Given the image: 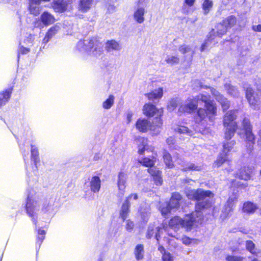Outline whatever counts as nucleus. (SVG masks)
Here are the masks:
<instances>
[{
	"label": "nucleus",
	"instance_id": "38",
	"mask_svg": "<svg viewBox=\"0 0 261 261\" xmlns=\"http://www.w3.org/2000/svg\"><path fill=\"white\" fill-rule=\"evenodd\" d=\"M226 142L223 143V152L225 153V155L227 154L233 148L236 142L234 141H227L229 140H226Z\"/></svg>",
	"mask_w": 261,
	"mask_h": 261
},
{
	"label": "nucleus",
	"instance_id": "8",
	"mask_svg": "<svg viewBox=\"0 0 261 261\" xmlns=\"http://www.w3.org/2000/svg\"><path fill=\"white\" fill-rule=\"evenodd\" d=\"M143 114L148 117H153L155 115L161 116L163 114L162 109H158L153 105L148 103L144 105L143 108Z\"/></svg>",
	"mask_w": 261,
	"mask_h": 261
},
{
	"label": "nucleus",
	"instance_id": "46",
	"mask_svg": "<svg viewBox=\"0 0 261 261\" xmlns=\"http://www.w3.org/2000/svg\"><path fill=\"white\" fill-rule=\"evenodd\" d=\"M178 50L182 54H185L191 52L192 55L195 53L190 45L184 44L180 45L178 48Z\"/></svg>",
	"mask_w": 261,
	"mask_h": 261
},
{
	"label": "nucleus",
	"instance_id": "48",
	"mask_svg": "<svg viewBox=\"0 0 261 261\" xmlns=\"http://www.w3.org/2000/svg\"><path fill=\"white\" fill-rule=\"evenodd\" d=\"M213 6V3L212 1L208 0H205L203 4V9L205 14H207Z\"/></svg>",
	"mask_w": 261,
	"mask_h": 261
},
{
	"label": "nucleus",
	"instance_id": "10",
	"mask_svg": "<svg viewBox=\"0 0 261 261\" xmlns=\"http://www.w3.org/2000/svg\"><path fill=\"white\" fill-rule=\"evenodd\" d=\"M246 95L248 101L251 107L254 109H257L260 104L258 95L255 94L254 91L251 88H247Z\"/></svg>",
	"mask_w": 261,
	"mask_h": 261
},
{
	"label": "nucleus",
	"instance_id": "41",
	"mask_svg": "<svg viewBox=\"0 0 261 261\" xmlns=\"http://www.w3.org/2000/svg\"><path fill=\"white\" fill-rule=\"evenodd\" d=\"M225 88L227 91V93L233 97H237L239 96V92L237 88L230 84H226L225 85Z\"/></svg>",
	"mask_w": 261,
	"mask_h": 261
},
{
	"label": "nucleus",
	"instance_id": "61",
	"mask_svg": "<svg viewBox=\"0 0 261 261\" xmlns=\"http://www.w3.org/2000/svg\"><path fill=\"white\" fill-rule=\"evenodd\" d=\"M133 114L132 112H128L126 114V120L127 123H129L132 119Z\"/></svg>",
	"mask_w": 261,
	"mask_h": 261
},
{
	"label": "nucleus",
	"instance_id": "27",
	"mask_svg": "<svg viewBox=\"0 0 261 261\" xmlns=\"http://www.w3.org/2000/svg\"><path fill=\"white\" fill-rule=\"evenodd\" d=\"M172 128L174 132L178 133L180 134H186L188 136H192L193 135L192 132L185 126L179 125V124H173Z\"/></svg>",
	"mask_w": 261,
	"mask_h": 261
},
{
	"label": "nucleus",
	"instance_id": "51",
	"mask_svg": "<svg viewBox=\"0 0 261 261\" xmlns=\"http://www.w3.org/2000/svg\"><path fill=\"white\" fill-rule=\"evenodd\" d=\"M244 257L240 256L227 255L225 257L226 261H243Z\"/></svg>",
	"mask_w": 261,
	"mask_h": 261
},
{
	"label": "nucleus",
	"instance_id": "30",
	"mask_svg": "<svg viewBox=\"0 0 261 261\" xmlns=\"http://www.w3.org/2000/svg\"><path fill=\"white\" fill-rule=\"evenodd\" d=\"M246 247L248 251L257 257H259L261 254V252L255 248V244L252 241H247L246 242Z\"/></svg>",
	"mask_w": 261,
	"mask_h": 261
},
{
	"label": "nucleus",
	"instance_id": "56",
	"mask_svg": "<svg viewBox=\"0 0 261 261\" xmlns=\"http://www.w3.org/2000/svg\"><path fill=\"white\" fill-rule=\"evenodd\" d=\"M33 36L31 34H29L27 39L24 40V43L27 44H32L33 43Z\"/></svg>",
	"mask_w": 261,
	"mask_h": 261
},
{
	"label": "nucleus",
	"instance_id": "57",
	"mask_svg": "<svg viewBox=\"0 0 261 261\" xmlns=\"http://www.w3.org/2000/svg\"><path fill=\"white\" fill-rule=\"evenodd\" d=\"M134 227V223L130 221L129 220H128L126 221V229L128 231H130L133 229Z\"/></svg>",
	"mask_w": 261,
	"mask_h": 261
},
{
	"label": "nucleus",
	"instance_id": "59",
	"mask_svg": "<svg viewBox=\"0 0 261 261\" xmlns=\"http://www.w3.org/2000/svg\"><path fill=\"white\" fill-rule=\"evenodd\" d=\"M252 30L255 32H261V24L258 25H253Z\"/></svg>",
	"mask_w": 261,
	"mask_h": 261
},
{
	"label": "nucleus",
	"instance_id": "28",
	"mask_svg": "<svg viewBox=\"0 0 261 261\" xmlns=\"http://www.w3.org/2000/svg\"><path fill=\"white\" fill-rule=\"evenodd\" d=\"M163 95V90L162 88H159L146 94V96L149 100L158 99L162 98Z\"/></svg>",
	"mask_w": 261,
	"mask_h": 261
},
{
	"label": "nucleus",
	"instance_id": "42",
	"mask_svg": "<svg viewBox=\"0 0 261 261\" xmlns=\"http://www.w3.org/2000/svg\"><path fill=\"white\" fill-rule=\"evenodd\" d=\"M93 0H81L80 7L82 11H87L92 6Z\"/></svg>",
	"mask_w": 261,
	"mask_h": 261
},
{
	"label": "nucleus",
	"instance_id": "19",
	"mask_svg": "<svg viewBox=\"0 0 261 261\" xmlns=\"http://www.w3.org/2000/svg\"><path fill=\"white\" fill-rule=\"evenodd\" d=\"M215 39V32L214 30L211 31L208 36L207 38L205 40L204 43L201 45L200 47V51H204L208 47H209L212 43L215 44L217 41Z\"/></svg>",
	"mask_w": 261,
	"mask_h": 261
},
{
	"label": "nucleus",
	"instance_id": "34",
	"mask_svg": "<svg viewBox=\"0 0 261 261\" xmlns=\"http://www.w3.org/2000/svg\"><path fill=\"white\" fill-rule=\"evenodd\" d=\"M144 247L143 245H137L135 249L134 254L137 260H141L144 256Z\"/></svg>",
	"mask_w": 261,
	"mask_h": 261
},
{
	"label": "nucleus",
	"instance_id": "33",
	"mask_svg": "<svg viewBox=\"0 0 261 261\" xmlns=\"http://www.w3.org/2000/svg\"><path fill=\"white\" fill-rule=\"evenodd\" d=\"M164 61L168 64L173 65L179 63V58L177 56L166 55L164 57Z\"/></svg>",
	"mask_w": 261,
	"mask_h": 261
},
{
	"label": "nucleus",
	"instance_id": "58",
	"mask_svg": "<svg viewBox=\"0 0 261 261\" xmlns=\"http://www.w3.org/2000/svg\"><path fill=\"white\" fill-rule=\"evenodd\" d=\"M30 50L29 48L21 46L19 49V54L21 53V54H27L30 51Z\"/></svg>",
	"mask_w": 261,
	"mask_h": 261
},
{
	"label": "nucleus",
	"instance_id": "3",
	"mask_svg": "<svg viewBox=\"0 0 261 261\" xmlns=\"http://www.w3.org/2000/svg\"><path fill=\"white\" fill-rule=\"evenodd\" d=\"M76 47L80 51L86 52L89 55L99 57L103 53L102 45L96 38H91L78 42Z\"/></svg>",
	"mask_w": 261,
	"mask_h": 261
},
{
	"label": "nucleus",
	"instance_id": "23",
	"mask_svg": "<svg viewBox=\"0 0 261 261\" xmlns=\"http://www.w3.org/2000/svg\"><path fill=\"white\" fill-rule=\"evenodd\" d=\"M101 187V180L97 176L92 177L90 180V187L91 190L94 193L98 192Z\"/></svg>",
	"mask_w": 261,
	"mask_h": 261
},
{
	"label": "nucleus",
	"instance_id": "62",
	"mask_svg": "<svg viewBox=\"0 0 261 261\" xmlns=\"http://www.w3.org/2000/svg\"><path fill=\"white\" fill-rule=\"evenodd\" d=\"M195 2V0H185V4L186 5L191 7L194 5Z\"/></svg>",
	"mask_w": 261,
	"mask_h": 261
},
{
	"label": "nucleus",
	"instance_id": "13",
	"mask_svg": "<svg viewBox=\"0 0 261 261\" xmlns=\"http://www.w3.org/2000/svg\"><path fill=\"white\" fill-rule=\"evenodd\" d=\"M243 129L245 131L247 141L253 142L254 140V136L252 133V127L248 119L245 118L242 122Z\"/></svg>",
	"mask_w": 261,
	"mask_h": 261
},
{
	"label": "nucleus",
	"instance_id": "37",
	"mask_svg": "<svg viewBox=\"0 0 261 261\" xmlns=\"http://www.w3.org/2000/svg\"><path fill=\"white\" fill-rule=\"evenodd\" d=\"M181 169L184 171L188 170H197L199 171L201 169V166L195 165L193 163H188L187 164L184 163L181 166Z\"/></svg>",
	"mask_w": 261,
	"mask_h": 261
},
{
	"label": "nucleus",
	"instance_id": "21",
	"mask_svg": "<svg viewBox=\"0 0 261 261\" xmlns=\"http://www.w3.org/2000/svg\"><path fill=\"white\" fill-rule=\"evenodd\" d=\"M148 172L153 176L154 182L158 186L162 184L163 180L161 177V172L155 167L148 169Z\"/></svg>",
	"mask_w": 261,
	"mask_h": 261
},
{
	"label": "nucleus",
	"instance_id": "5",
	"mask_svg": "<svg viewBox=\"0 0 261 261\" xmlns=\"http://www.w3.org/2000/svg\"><path fill=\"white\" fill-rule=\"evenodd\" d=\"M236 113L237 111L235 110L229 111L224 115L223 125L225 128V139L230 140L237 128V124L234 121L237 117Z\"/></svg>",
	"mask_w": 261,
	"mask_h": 261
},
{
	"label": "nucleus",
	"instance_id": "26",
	"mask_svg": "<svg viewBox=\"0 0 261 261\" xmlns=\"http://www.w3.org/2000/svg\"><path fill=\"white\" fill-rule=\"evenodd\" d=\"M145 9L143 8H138L134 13V19L139 23H142L144 21Z\"/></svg>",
	"mask_w": 261,
	"mask_h": 261
},
{
	"label": "nucleus",
	"instance_id": "49",
	"mask_svg": "<svg viewBox=\"0 0 261 261\" xmlns=\"http://www.w3.org/2000/svg\"><path fill=\"white\" fill-rule=\"evenodd\" d=\"M160 210L163 215H165L168 213L173 211V210H171L170 206H169L168 203L162 204L160 207Z\"/></svg>",
	"mask_w": 261,
	"mask_h": 261
},
{
	"label": "nucleus",
	"instance_id": "64",
	"mask_svg": "<svg viewBox=\"0 0 261 261\" xmlns=\"http://www.w3.org/2000/svg\"><path fill=\"white\" fill-rule=\"evenodd\" d=\"M167 233H168V236H171V237H174V238H176V239H178V238L176 237V235H175V234H173V233H172L169 232V231L168 230H167Z\"/></svg>",
	"mask_w": 261,
	"mask_h": 261
},
{
	"label": "nucleus",
	"instance_id": "63",
	"mask_svg": "<svg viewBox=\"0 0 261 261\" xmlns=\"http://www.w3.org/2000/svg\"><path fill=\"white\" fill-rule=\"evenodd\" d=\"M158 250L162 254V255L167 252L165 248L162 246H159Z\"/></svg>",
	"mask_w": 261,
	"mask_h": 261
},
{
	"label": "nucleus",
	"instance_id": "14",
	"mask_svg": "<svg viewBox=\"0 0 261 261\" xmlns=\"http://www.w3.org/2000/svg\"><path fill=\"white\" fill-rule=\"evenodd\" d=\"M210 89L212 95L221 103L223 111L227 110L229 107V101L213 88H210Z\"/></svg>",
	"mask_w": 261,
	"mask_h": 261
},
{
	"label": "nucleus",
	"instance_id": "11",
	"mask_svg": "<svg viewBox=\"0 0 261 261\" xmlns=\"http://www.w3.org/2000/svg\"><path fill=\"white\" fill-rule=\"evenodd\" d=\"M136 129L141 133H146L149 130L150 122L146 118H139L135 124Z\"/></svg>",
	"mask_w": 261,
	"mask_h": 261
},
{
	"label": "nucleus",
	"instance_id": "18",
	"mask_svg": "<svg viewBox=\"0 0 261 261\" xmlns=\"http://www.w3.org/2000/svg\"><path fill=\"white\" fill-rule=\"evenodd\" d=\"M181 200V196L178 193H174L172 194L169 203V206L173 211H176L180 205V202Z\"/></svg>",
	"mask_w": 261,
	"mask_h": 261
},
{
	"label": "nucleus",
	"instance_id": "35",
	"mask_svg": "<svg viewBox=\"0 0 261 261\" xmlns=\"http://www.w3.org/2000/svg\"><path fill=\"white\" fill-rule=\"evenodd\" d=\"M106 47L108 51H111L113 50H119L121 48L119 43L114 40L108 41Z\"/></svg>",
	"mask_w": 261,
	"mask_h": 261
},
{
	"label": "nucleus",
	"instance_id": "6",
	"mask_svg": "<svg viewBox=\"0 0 261 261\" xmlns=\"http://www.w3.org/2000/svg\"><path fill=\"white\" fill-rule=\"evenodd\" d=\"M236 23V18L232 16H229L217 25V31L215 32V38H221L226 34L228 29L231 28Z\"/></svg>",
	"mask_w": 261,
	"mask_h": 261
},
{
	"label": "nucleus",
	"instance_id": "52",
	"mask_svg": "<svg viewBox=\"0 0 261 261\" xmlns=\"http://www.w3.org/2000/svg\"><path fill=\"white\" fill-rule=\"evenodd\" d=\"M163 261H173L174 257L169 252H166L162 256Z\"/></svg>",
	"mask_w": 261,
	"mask_h": 261
},
{
	"label": "nucleus",
	"instance_id": "36",
	"mask_svg": "<svg viewBox=\"0 0 261 261\" xmlns=\"http://www.w3.org/2000/svg\"><path fill=\"white\" fill-rule=\"evenodd\" d=\"M160 228L159 227H156L155 230H154V228L153 226H149L148 227L147 233H146V237L148 238H151L153 234L155 233V237L156 239V240L158 241L159 238L160 237Z\"/></svg>",
	"mask_w": 261,
	"mask_h": 261
},
{
	"label": "nucleus",
	"instance_id": "1",
	"mask_svg": "<svg viewBox=\"0 0 261 261\" xmlns=\"http://www.w3.org/2000/svg\"><path fill=\"white\" fill-rule=\"evenodd\" d=\"M186 194L190 199L197 200L198 202L196 204V211L190 214H188L182 219L178 216L172 218L169 223V227L177 230L180 226L190 230L194 222H199L201 219L202 214L200 210L208 208L212 205L210 199L214 196L210 191H204L202 189L187 190Z\"/></svg>",
	"mask_w": 261,
	"mask_h": 261
},
{
	"label": "nucleus",
	"instance_id": "4",
	"mask_svg": "<svg viewBox=\"0 0 261 261\" xmlns=\"http://www.w3.org/2000/svg\"><path fill=\"white\" fill-rule=\"evenodd\" d=\"M42 196L38 193L30 192L28 196L25 209L28 214L33 217L34 224H36V220L34 216L39 213H42Z\"/></svg>",
	"mask_w": 261,
	"mask_h": 261
},
{
	"label": "nucleus",
	"instance_id": "31",
	"mask_svg": "<svg viewBox=\"0 0 261 261\" xmlns=\"http://www.w3.org/2000/svg\"><path fill=\"white\" fill-rule=\"evenodd\" d=\"M11 94L10 89L6 90L0 93V107L5 105L9 100Z\"/></svg>",
	"mask_w": 261,
	"mask_h": 261
},
{
	"label": "nucleus",
	"instance_id": "44",
	"mask_svg": "<svg viewBox=\"0 0 261 261\" xmlns=\"http://www.w3.org/2000/svg\"><path fill=\"white\" fill-rule=\"evenodd\" d=\"M31 151L32 160L34 162L35 164L36 165V164L39 162L38 149L35 146L32 145Z\"/></svg>",
	"mask_w": 261,
	"mask_h": 261
},
{
	"label": "nucleus",
	"instance_id": "20",
	"mask_svg": "<svg viewBox=\"0 0 261 261\" xmlns=\"http://www.w3.org/2000/svg\"><path fill=\"white\" fill-rule=\"evenodd\" d=\"M40 20L44 25L53 24L56 21L54 15L48 12H44L40 16Z\"/></svg>",
	"mask_w": 261,
	"mask_h": 261
},
{
	"label": "nucleus",
	"instance_id": "22",
	"mask_svg": "<svg viewBox=\"0 0 261 261\" xmlns=\"http://www.w3.org/2000/svg\"><path fill=\"white\" fill-rule=\"evenodd\" d=\"M60 27L58 24H55L51 27L46 33L45 36L43 39V43L46 44L49 40L54 36L60 30Z\"/></svg>",
	"mask_w": 261,
	"mask_h": 261
},
{
	"label": "nucleus",
	"instance_id": "60",
	"mask_svg": "<svg viewBox=\"0 0 261 261\" xmlns=\"http://www.w3.org/2000/svg\"><path fill=\"white\" fill-rule=\"evenodd\" d=\"M174 142L175 139L174 138L172 137L168 138L166 140V143L170 146H171L172 145H173L174 144Z\"/></svg>",
	"mask_w": 261,
	"mask_h": 261
},
{
	"label": "nucleus",
	"instance_id": "16",
	"mask_svg": "<svg viewBox=\"0 0 261 261\" xmlns=\"http://www.w3.org/2000/svg\"><path fill=\"white\" fill-rule=\"evenodd\" d=\"M237 200V198L236 196L229 198L222 210V214L221 217L223 219L226 218L232 211L233 203Z\"/></svg>",
	"mask_w": 261,
	"mask_h": 261
},
{
	"label": "nucleus",
	"instance_id": "17",
	"mask_svg": "<svg viewBox=\"0 0 261 261\" xmlns=\"http://www.w3.org/2000/svg\"><path fill=\"white\" fill-rule=\"evenodd\" d=\"M52 7L56 12H63L68 9L69 4L65 1L57 0L53 3Z\"/></svg>",
	"mask_w": 261,
	"mask_h": 261
},
{
	"label": "nucleus",
	"instance_id": "43",
	"mask_svg": "<svg viewBox=\"0 0 261 261\" xmlns=\"http://www.w3.org/2000/svg\"><path fill=\"white\" fill-rule=\"evenodd\" d=\"M180 103V100L178 98L171 99L167 106V108L169 111H173L176 107Z\"/></svg>",
	"mask_w": 261,
	"mask_h": 261
},
{
	"label": "nucleus",
	"instance_id": "15",
	"mask_svg": "<svg viewBox=\"0 0 261 261\" xmlns=\"http://www.w3.org/2000/svg\"><path fill=\"white\" fill-rule=\"evenodd\" d=\"M253 171V168L252 167L244 166L237 173V177L242 180H248L250 179Z\"/></svg>",
	"mask_w": 261,
	"mask_h": 261
},
{
	"label": "nucleus",
	"instance_id": "45",
	"mask_svg": "<svg viewBox=\"0 0 261 261\" xmlns=\"http://www.w3.org/2000/svg\"><path fill=\"white\" fill-rule=\"evenodd\" d=\"M114 96L112 95L109 96V98L102 103V107L105 109H109L113 105L114 102Z\"/></svg>",
	"mask_w": 261,
	"mask_h": 261
},
{
	"label": "nucleus",
	"instance_id": "29",
	"mask_svg": "<svg viewBox=\"0 0 261 261\" xmlns=\"http://www.w3.org/2000/svg\"><path fill=\"white\" fill-rule=\"evenodd\" d=\"M30 12L31 14L35 16H37L40 13L41 8L39 6L40 3L34 2L32 0H30Z\"/></svg>",
	"mask_w": 261,
	"mask_h": 261
},
{
	"label": "nucleus",
	"instance_id": "2",
	"mask_svg": "<svg viewBox=\"0 0 261 261\" xmlns=\"http://www.w3.org/2000/svg\"><path fill=\"white\" fill-rule=\"evenodd\" d=\"M204 103L205 107L208 114L216 115V107L210 99V96L200 94L194 98H188L186 103L181 105L179 108V112L191 113L197 109V105L201 103Z\"/></svg>",
	"mask_w": 261,
	"mask_h": 261
},
{
	"label": "nucleus",
	"instance_id": "55",
	"mask_svg": "<svg viewBox=\"0 0 261 261\" xmlns=\"http://www.w3.org/2000/svg\"><path fill=\"white\" fill-rule=\"evenodd\" d=\"M140 213L141 215V218L143 219V220L146 221L148 220L150 214L149 211L148 210L145 212L141 211Z\"/></svg>",
	"mask_w": 261,
	"mask_h": 261
},
{
	"label": "nucleus",
	"instance_id": "32",
	"mask_svg": "<svg viewBox=\"0 0 261 261\" xmlns=\"http://www.w3.org/2000/svg\"><path fill=\"white\" fill-rule=\"evenodd\" d=\"M258 208L257 205L251 202H247L244 203L243 210L244 212L251 214L254 213Z\"/></svg>",
	"mask_w": 261,
	"mask_h": 261
},
{
	"label": "nucleus",
	"instance_id": "40",
	"mask_svg": "<svg viewBox=\"0 0 261 261\" xmlns=\"http://www.w3.org/2000/svg\"><path fill=\"white\" fill-rule=\"evenodd\" d=\"M163 159L164 163L167 167L170 168L173 167L174 165L171 155L165 151L163 153Z\"/></svg>",
	"mask_w": 261,
	"mask_h": 261
},
{
	"label": "nucleus",
	"instance_id": "9",
	"mask_svg": "<svg viewBox=\"0 0 261 261\" xmlns=\"http://www.w3.org/2000/svg\"><path fill=\"white\" fill-rule=\"evenodd\" d=\"M127 174L123 172H120L118 176L117 187L118 188V196L122 198L125 192Z\"/></svg>",
	"mask_w": 261,
	"mask_h": 261
},
{
	"label": "nucleus",
	"instance_id": "39",
	"mask_svg": "<svg viewBox=\"0 0 261 261\" xmlns=\"http://www.w3.org/2000/svg\"><path fill=\"white\" fill-rule=\"evenodd\" d=\"M227 154L223 152L220 154L217 160L215 162L214 166L216 167H219L221 166L225 162L227 161Z\"/></svg>",
	"mask_w": 261,
	"mask_h": 261
},
{
	"label": "nucleus",
	"instance_id": "12",
	"mask_svg": "<svg viewBox=\"0 0 261 261\" xmlns=\"http://www.w3.org/2000/svg\"><path fill=\"white\" fill-rule=\"evenodd\" d=\"M54 201L53 199H42L41 212L43 213L52 215L54 212Z\"/></svg>",
	"mask_w": 261,
	"mask_h": 261
},
{
	"label": "nucleus",
	"instance_id": "24",
	"mask_svg": "<svg viewBox=\"0 0 261 261\" xmlns=\"http://www.w3.org/2000/svg\"><path fill=\"white\" fill-rule=\"evenodd\" d=\"M137 143L138 145V152L142 154L145 150L148 149V140L147 138L140 137L137 139Z\"/></svg>",
	"mask_w": 261,
	"mask_h": 261
},
{
	"label": "nucleus",
	"instance_id": "7",
	"mask_svg": "<svg viewBox=\"0 0 261 261\" xmlns=\"http://www.w3.org/2000/svg\"><path fill=\"white\" fill-rule=\"evenodd\" d=\"M138 198L137 194H132L127 197L123 202L120 211V217L124 221L127 217L129 213V207L131 204L132 200H136Z\"/></svg>",
	"mask_w": 261,
	"mask_h": 261
},
{
	"label": "nucleus",
	"instance_id": "47",
	"mask_svg": "<svg viewBox=\"0 0 261 261\" xmlns=\"http://www.w3.org/2000/svg\"><path fill=\"white\" fill-rule=\"evenodd\" d=\"M155 161L153 159L145 158L140 160L139 162L143 166L151 167L155 163Z\"/></svg>",
	"mask_w": 261,
	"mask_h": 261
},
{
	"label": "nucleus",
	"instance_id": "25",
	"mask_svg": "<svg viewBox=\"0 0 261 261\" xmlns=\"http://www.w3.org/2000/svg\"><path fill=\"white\" fill-rule=\"evenodd\" d=\"M155 121V123L154 122H153L152 123H150V127L149 128V130L154 135H156L160 133V128L163 124L162 120L159 118L156 117Z\"/></svg>",
	"mask_w": 261,
	"mask_h": 261
},
{
	"label": "nucleus",
	"instance_id": "50",
	"mask_svg": "<svg viewBox=\"0 0 261 261\" xmlns=\"http://www.w3.org/2000/svg\"><path fill=\"white\" fill-rule=\"evenodd\" d=\"M207 115V113L206 112V111L203 109H199L197 111V117L196 121H200L202 120H203L206 116Z\"/></svg>",
	"mask_w": 261,
	"mask_h": 261
},
{
	"label": "nucleus",
	"instance_id": "53",
	"mask_svg": "<svg viewBox=\"0 0 261 261\" xmlns=\"http://www.w3.org/2000/svg\"><path fill=\"white\" fill-rule=\"evenodd\" d=\"M45 232L44 230L39 229L38 230V237L37 238V243L40 245L44 239Z\"/></svg>",
	"mask_w": 261,
	"mask_h": 261
},
{
	"label": "nucleus",
	"instance_id": "54",
	"mask_svg": "<svg viewBox=\"0 0 261 261\" xmlns=\"http://www.w3.org/2000/svg\"><path fill=\"white\" fill-rule=\"evenodd\" d=\"M181 240L182 243L187 246L190 245L193 241H195V240L190 239V238L187 236L182 237Z\"/></svg>",
	"mask_w": 261,
	"mask_h": 261
}]
</instances>
